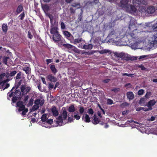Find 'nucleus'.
Returning a JSON list of instances; mask_svg holds the SVG:
<instances>
[{
	"label": "nucleus",
	"mask_w": 157,
	"mask_h": 157,
	"mask_svg": "<svg viewBox=\"0 0 157 157\" xmlns=\"http://www.w3.org/2000/svg\"><path fill=\"white\" fill-rule=\"evenodd\" d=\"M128 0H121V6L123 8H126L129 9V7H130L131 10H137V7L139 6V2L137 0H133V6H129L128 3Z\"/></svg>",
	"instance_id": "1"
},
{
	"label": "nucleus",
	"mask_w": 157,
	"mask_h": 157,
	"mask_svg": "<svg viewBox=\"0 0 157 157\" xmlns=\"http://www.w3.org/2000/svg\"><path fill=\"white\" fill-rule=\"evenodd\" d=\"M49 10H44L47 16L50 18L51 23V29L52 28H56L58 29L57 27L58 22L54 18V17L49 12Z\"/></svg>",
	"instance_id": "2"
},
{
	"label": "nucleus",
	"mask_w": 157,
	"mask_h": 157,
	"mask_svg": "<svg viewBox=\"0 0 157 157\" xmlns=\"http://www.w3.org/2000/svg\"><path fill=\"white\" fill-rule=\"evenodd\" d=\"M51 34L52 35V39L54 42H56L60 40L61 36L59 33L58 29L56 28H52L50 30Z\"/></svg>",
	"instance_id": "3"
},
{
	"label": "nucleus",
	"mask_w": 157,
	"mask_h": 157,
	"mask_svg": "<svg viewBox=\"0 0 157 157\" xmlns=\"http://www.w3.org/2000/svg\"><path fill=\"white\" fill-rule=\"evenodd\" d=\"M139 32L135 29L131 33L127 35V37L128 40H133L136 41L139 39Z\"/></svg>",
	"instance_id": "4"
},
{
	"label": "nucleus",
	"mask_w": 157,
	"mask_h": 157,
	"mask_svg": "<svg viewBox=\"0 0 157 157\" xmlns=\"http://www.w3.org/2000/svg\"><path fill=\"white\" fill-rule=\"evenodd\" d=\"M136 29L138 32L144 31V30L150 29V26L147 25L146 23H141L138 24L136 26Z\"/></svg>",
	"instance_id": "5"
},
{
	"label": "nucleus",
	"mask_w": 157,
	"mask_h": 157,
	"mask_svg": "<svg viewBox=\"0 0 157 157\" xmlns=\"http://www.w3.org/2000/svg\"><path fill=\"white\" fill-rule=\"evenodd\" d=\"M30 86H27L25 85H22L21 87V90L22 95H25L29 93L31 90Z\"/></svg>",
	"instance_id": "6"
},
{
	"label": "nucleus",
	"mask_w": 157,
	"mask_h": 157,
	"mask_svg": "<svg viewBox=\"0 0 157 157\" xmlns=\"http://www.w3.org/2000/svg\"><path fill=\"white\" fill-rule=\"evenodd\" d=\"M21 93L19 90H16L15 92L14 93V96L12 98V101L13 103H15L17 100L19 98H21Z\"/></svg>",
	"instance_id": "7"
},
{
	"label": "nucleus",
	"mask_w": 157,
	"mask_h": 157,
	"mask_svg": "<svg viewBox=\"0 0 157 157\" xmlns=\"http://www.w3.org/2000/svg\"><path fill=\"white\" fill-rule=\"evenodd\" d=\"M151 32L150 29L144 30V31H139V38H144L148 36V34L149 32Z\"/></svg>",
	"instance_id": "8"
},
{
	"label": "nucleus",
	"mask_w": 157,
	"mask_h": 157,
	"mask_svg": "<svg viewBox=\"0 0 157 157\" xmlns=\"http://www.w3.org/2000/svg\"><path fill=\"white\" fill-rule=\"evenodd\" d=\"M63 46L67 49H71L76 52H78V49L75 47L70 44H63Z\"/></svg>",
	"instance_id": "9"
},
{
	"label": "nucleus",
	"mask_w": 157,
	"mask_h": 157,
	"mask_svg": "<svg viewBox=\"0 0 157 157\" xmlns=\"http://www.w3.org/2000/svg\"><path fill=\"white\" fill-rule=\"evenodd\" d=\"M17 106L19 107L18 110L19 112L22 111L25 108V106L24 102L22 101H19L16 103Z\"/></svg>",
	"instance_id": "10"
},
{
	"label": "nucleus",
	"mask_w": 157,
	"mask_h": 157,
	"mask_svg": "<svg viewBox=\"0 0 157 157\" xmlns=\"http://www.w3.org/2000/svg\"><path fill=\"white\" fill-rule=\"evenodd\" d=\"M135 23L136 21L134 19H131L130 20L128 27L129 29L131 30L134 28L135 27Z\"/></svg>",
	"instance_id": "11"
},
{
	"label": "nucleus",
	"mask_w": 157,
	"mask_h": 157,
	"mask_svg": "<svg viewBox=\"0 0 157 157\" xmlns=\"http://www.w3.org/2000/svg\"><path fill=\"white\" fill-rule=\"evenodd\" d=\"M51 111L54 116L56 117L59 114V112L57 109L56 107L53 106L51 109Z\"/></svg>",
	"instance_id": "12"
},
{
	"label": "nucleus",
	"mask_w": 157,
	"mask_h": 157,
	"mask_svg": "<svg viewBox=\"0 0 157 157\" xmlns=\"http://www.w3.org/2000/svg\"><path fill=\"white\" fill-rule=\"evenodd\" d=\"M44 103V100H41L39 99H37L35 101L34 103L35 105H40V106L43 105Z\"/></svg>",
	"instance_id": "13"
},
{
	"label": "nucleus",
	"mask_w": 157,
	"mask_h": 157,
	"mask_svg": "<svg viewBox=\"0 0 157 157\" xmlns=\"http://www.w3.org/2000/svg\"><path fill=\"white\" fill-rule=\"evenodd\" d=\"M82 119L83 121L86 123H89L90 121V118L87 114L84 115L83 116Z\"/></svg>",
	"instance_id": "14"
},
{
	"label": "nucleus",
	"mask_w": 157,
	"mask_h": 157,
	"mask_svg": "<svg viewBox=\"0 0 157 157\" xmlns=\"http://www.w3.org/2000/svg\"><path fill=\"white\" fill-rule=\"evenodd\" d=\"M127 96L129 100H132L134 97V95L132 92L129 91L127 93Z\"/></svg>",
	"instance_id": "15"
},
{
	"label": "nucleus",
	"mask_w": 157,
	"mask_h": 157,
	"mask_svg": "<svg viewBox=\"0 0 157 157\" xmlns=\"http://www.w3.org/2000/svg\"><path fill=\"white\" fill-rule=\"evenodd\" d=\"M57 123L59 126H62L63 124V121L62 115H60L57 118Z\"/></svg>",
	"instance_id": "16"
},
{
	"label": "nucleus",
	"mask_w": 157,
	"mask_h": 157,
	"mask_svg": "<svg viewBox=\"0 0 157 157\" xmlns=\"http://www.w3.org/2000/svg\"><path fill=\"white\" fill-rule=\"evenodd\" d=\"M81 47L84 49H92L93 47V46L91 44H88L87 43H85L84 45L82 46H81Z\"/></svg>",
	"instance_id": "17"
},
{
	"label": "nucleus",
	"mask_w": 157,
	"mask_h": 157,
	"mask_svg": "<svg viewBox=\"0 0 157 157\" xmlns=\"http://www.w3.org/2000/svg\"><path fill=\"white\" fill-rule=\"evenodd\" d=\"M100 121V120L97 117V116L94 114L93 116V119L92 121V123L95 124H98Z\"/></svg>",
	"instance_id": "18"
},
{
	"label": "nucleus",
	"mask_w": 157,
	"mask_h": 157,
	"mask_svg": "<svg viewBox=\"0 0 157 157\" xmlns=\"http://www.w3.org/2000/svg\"><path fill=\"white\" fill-rule=\"evenodd\" d=\"M47 78L50 81L55 82L57 81V79L52 74L49 75L47 76Z\"/></svg>",
	"instance_id": "19"
},
{
	"label": "nucleus",
	"mask_w": 157,
	"mask_h": 157,
	"mask_svg": "<svg viewBox=\"0 0 157 157\" xmlns=\"http://www.w3.org/2000/svg\"><path fill=\"white\" fill-rule=\"evenodd\" d=\"M138 11L139 12L141 11L142 12H143V10H126V12L136 16L137 15Z\"/></svg>",
	"instance_id": "20"
},
{
	"label": "nucleus",
	"mask_w": 157,
	"mask_h": 157,
	"mask_svg": "<svg viewBox=\"0 0 157 157\" xmlns=\"http://www.w3.org/2000/svg\"><path fill=\"white\" fill-rule=\"evenodd\" d=\"M15 88L14 87H13L12 88V89L10 90V92H12L10 93V92H9L7 94V98L9 100H10L11 98L14 96V93L12 92V90H13V89Z\"/></svg>",
	"instance_id": "21"
},
{
	"label": "nucleus",
	"mask_w": 157,
	"mask_h": 157,
	"mask_svg": "<svg viewBox=\"0 0 157 157\" xmlns=\"http://www.w3.org/2000/svg\"><path fill=\"white\" fill-rule=\"evenodd\" d=\"M145 12H147V13L151 14V15L155 16L157 15V10H145Z\"/></svg>",
	"instance_id": "22"
},
{
	"label": "nucleus",
	"mask_w": 157,
	"mask_h": 157,
	"mask_svg": "<svg viewBox=\"0 0 157 157\" xmlns=\"http://www.w3.org/2000/svg\"><path fill=\"white\" fill-rule=\"evenodd\" d=\"M75 107L73 105H71L68 108V111L70 113H73L74 112H75Z\"/></svg>",
	"instance_id": "23"
},
{
	"label": "nucleus",
	"mask_w": 157,
	"mask_h": 157,
	"mask_svg": "<svg viewBox=\"0 0 157 157\" xmlns=\"http://www.w3.org/2000/svg\"><path fill=\"white\" fill-rule=\"evenodd\" d=\"M156 102L157 101L154 99L148 101L147 105L153 106L156 103Z\"/></svg>",
	"instance_id": "24"
},
{
	"label": "nucleus",
	"mask_w": 157,
	"mask_h": 157,
	"mask_svg": "<svg viewBox=\"0 0 157 157\" xmlns=\"http://www.w3.org/2000/svg\"><path fill=\"white\" fill-rule=\"evenodd\" d=\"M50 69L54 75H55L57 72V70L55 68V65H51L50 66Z\"/></svg>",
	"instance_id": "25"
},
{
	"label": "nucleus",
	"mask_w": 157,
	"mask_h": 157,
	"mask_svg": "<svg viewBox=\"0 0 157 157\" xmlns=\"http://www.w3.org/2000/svg\"><path fill=\"white\" fill-rule=\"evenodd\" d=\"M31 69L30 67L28 66L25 67L23 69V70L24 71L26 74H29L30 73Z\"/></svg>",
	"instance_id": "26"
},
{
	"label": "nucleus",
	"mask_w": 157,
	"mask_h": 157,
	"mask_svg": "<svg viewBox=\"0 0 157 157\" xmlns=\"http://www.w3.org/2000/svg\"><path fill=\"white\" fill-rule=\"evenodd\" d=\"M2 30L5 33H6L8 30V26L6 24H3L2 25Z\"/></svg>",
	"instance_id": "27"
},
{
	"label": "nucleus",
	"mask_w": 157,
	"mask_h": 157,
	"mask_svg": "<svg viewBox=\"0 0 157 157\" xmlns=\"http://www.w3.org/2000/svg\"><path fill=\"white\" fill-rule=\"evenodd\" d=\"M152 40L151 41L154 42L153 44H154L155 42L156 43L157 42V32L156 34L152 36Z\"/></svg>",
	"instance_id": "28"
},
{
	"label": "nucleus",
	"mask_w": 157,
	"mask_h": 157,
	"mask_svg": "<svg viewBox=\"0 0 157 157\" xmlns=\"http://www.w3.org/2000/svg\"><path fill=\"white\" fill-rule=\"evenodd\" d=\"M67 111L64 109L63 111L62 116L63 118V119L65 120L66 119L67 117Z\"/></svg>",
	"instance_id": "29"
},
{
	"label": "nucleus",
	"mask_w": 157,
	"mask_h": 157,
	"mask_svg": "<svg viewBox=\"0 0 157 157\" xmlns=\"http://www.w3.org/2000/svg\"><path fill=\"white\" fill-rule=\"evenodd\" d=\"M74 113L75 115L73 116V117L77 120H79L81 118V116L78 115V112H77L76 113L75 112H74Z\"/></svg>",
	"instance_id": "30"
},
{
	"label": "nucleus",
	"mask_w": 157,
	"mask_h": 157,
	"mask_svg": "<svg viewBox=\"0 0 157 157\" xmlns=\"http://www.w3.org/2000/svg\"><path fill=\"white\" fill-rule=\"evenodd\" d=\"M41 121L43 122H45L47 120V114H43L42 117H41Z\"/></svg>",
	"instance_id": "31"
},
{
	"label": "nucleus",
	"mask_w": 157,
	"mask_h": 157,
	"mask_svg": "<svg viewBox=\"0 0 157 157\" xmlns=\"http://www.w3.org/2000/svg\"><path fill=\"white\" fill-rule=\"evenodd\" d=\"M82 13L83 10H81L80 13L78 15V22L81 21L82 20Z\"/></svg>",
	"instance_id": "32"
},
{
	"label": "nucleus",
	"mask_w": 157,
	"mask_h": 157,
	"mask_svg": "<svg viewBox=\"0 0 157 157\" xmlns=\"http://www.w3.org/2000/svg\"><path fill=\"white\" fill-rule=\"evenodd\" d=\"M63 33L65 36L67 38L70 37L71 35V33L67 31H64Z\"/></svg>",
	"instance_id": "33"
},
{
	"label": "nucleus",
	"mask_w": 157,
	"mask_h": 157,
	"mask_svg": "<svg viewBox=\"0 0 157 157\" xmlns=\"http://www.w3.org/2000/svg\"><path fill=\"white\" fill-rule=\"evenodd\" d=\"M9 59V57L5 56L3 57V63L7 65V61L8 59Z\"/></svg>",
	"instance_id": "34"
},
{
	"label": "nucleus",
	"mask_w": 157,
	"mask_h": 157,
	"mask_svg": "<svg viewBox=\"0 0 157 157\" xmlns=\"http://www.w3.org/2000/svg\"><path fill=\"white\" fill-rule=\"evenodd\" d=\"M124 53L121 52L119 53H116V54H115L117 56V57L123 58V57L124 56Z\"/></svg>",
	"instance_id": "35"
},
{
	"label": "nucleus",
	"mask_w": 157,
	"mask_h": 157,
	"mask_svg": "<svg viewBox=\"0 0 157 157\" xmlns=\"http://www.w3.org/2000/svg\"><path fill=\"white\" fill-rule=\"evenodd\" d=\"M79 108V111L80 114H82L84 111V109L83 107L82 106H79L78 107Z\"/></svg>",
	"instance_id": "36"
},
{
	"label": "nucleus",
	"mask_w": 157,
	"mask_h": 157,
	"mask_svg": "<svg viewBox=\"0 0 157 157\" xmlns=\"http://www.w3.org/2000/svg\"><path fill=\"white\" fill-rule=\"evenodd\" d=\"M72 6H73V7H76V8L70 9V10H74V9H78V8H79L80 7L79 4H76V3L74 4H73L72 5Z\"/></svg>",
	"instance_id": "37"
},
{
	"label": "nucleus",
	"mask_w": 157,
	"mask_h": 157,
	"mask_svg": "<svg viewBox=\"0 0 157 157\" xmlns=\"http://www.w3.org/2000/svg\"><path fill=\"white\" fill-rule=\"evenodd\" d=\"M73 116L72 115L70 117H68V121L70 122H73L74 119L73 118Z\"/></svg>",
	"instance_id": "38"
},
{
	"label": "nucleus",
	"mask_w": 157,
	"mask_h": 157,
	"mask_svg": "<svg viewBox=\"0 0 157 157\" xmlns=\"http://www.w3.org/2000/svg\"><path fill=\"white\" fill-rule=\"evenodd\" d=\"M134 75V74H128L126 73H124L122 74V76H127L128 77H133V76Z\"/></svg>",
	"instance_id": "39"
},
{
	"label": "nucleus",
	"mask_w": 157,
	"mask_h": 157,
	"mask_svg": "<svg viewBox=\"0 0 157 157\" xmlns=\"http://www.w3.org/2000/svg\"><path fill=\"white\" fill-rule=\"evenodd\" d=\"M137 67L139 68H140L142 70H147L146 68H145L143 64L139 65Z\"/></svg>",
	"instance_id": "40"
},
{
	"label": "nucleus",
	"mask_w": 157,
	"mask_h": 157,
	"mask_svg": "<svg viewBox=\"0 0 157 157\" xmlns=\"http://www.w3.org/2000/svg\"><path fill=\"white\" fill-rule=\"evenodd\" d=\"M87 113L89 114L92 115L94 113V111L93 109L91 108L88 109Z\"/></svg>",
	"instance_id": "41"
},
{
	"label": "nucleus",
	"mask_w": 157,
	"mask_h": 157,
	"mask_svg": "<svg viewBox=\"0 0 157 157\" xmlns=\"http://www.w3.org/2000/svg\"><path fill=\"white\" fill-rule=\"evenodd\" d=\"M82 40V39L81 38L76 39H75V40H74V43L75 44H76L77 43H79Z\"/></svg>",
	"instance_id": "42"
},
{
	"label": "nucleus",
	"mask_w": 157,
	"mask_h": 157,
	"mask_svg": "<svg viewBox=\"0 0 157 157\" xmlns=\"http://www.w3.org/2000/svg\"><path fill=\"white\" fill-rule=\"evenodd\" d=\"M113 101L110 99H108L107 101V104L108 105H111L113 104Z\"/></svg>",
	"instance_id": "43"
},
{
	"label": "nucleus",
	"mask_w": 157,
	"mask_h": 157,
	"mask_svg": "<svg viewBox=\"0 0 157 157\" xmlns=\"http://www.w3.org/2000/svg\"><path fill=\"white\" fill-rule=\"evenodd\" d=\"M39 106L37 105H34L32 108V110L33 111H35L37 110L39 108Z\"/></svg>",
	"instance_id": "44"
},
{
	"label": "nucleus",
	"mask_w": 157,
	"mask_h": 157,
	"mask_svg": "<svg viewBox=\"0 0 157 157\" xmlns=\"http://www.w3.org/2000/svg\"><path fill=\"white\" fill-rule=\"evenodd\" d=\"M109 52V50H108L106 49H104V50H101L100 51L99 53L100 54H103L104 53H107Z\"/></svg>",
	"instance_id": "45"
},
{
	"label": "nucleus",
	"mask_w": 157,
	"mask_h": 157,
	"mask_svg": "<svg viewBox=\"0 0 157 157\" xmlns=\"http://www.w3.org/2000/svg\"><path fill=\"white\" fill-rule=\"evenodd\" d=\"M22 111L21 113L22 115H24L26 114L27 112L28 111V109H25H25L22 110Z\"/></svg>",
	"instance_id": "46"
},
{
	"label": "nucleus",
	"mask_w": 157,
	"mask_h": 157,
	"mask_svg": "<svg viewBox=\"0 0 157 157\" xmlns=\"http://www.w3.org/2000/svg\"><path fill=\"white\" fill-rule=\"evenodd\" d=\"M60 26H61V28L62 29H66L65 25L64 23L63 22H61V24H60Z\"/></svg>",
	"instance_id": "47"
},
{
	"label": "nucleus",
	"mask_w": 157,
	"mask_h": 157,
	"mask_svg": "<svg viewBox=\"0 0 157 157\" xmlns=\"http://www.w3.org/2000/svg\"><path fill=\"white\" fill-rule=\"evenodd\" d=\"M129 105V104L127 102H124L122 103L121 106V107H124L126 106H128Z\"/></svg>",
	"instance_id": "48"
},
{
	"label": "nucleus",
	"mask_w": 157,
	"mask_h": 157,
	"mask_svg": "<svg viewBox=\"0 0 157 157\" xmlns=\"http://www.w3.org/2000/svg\"><path fill=\"white\" fill-rule=\"evenodd\" d=\"M21 72H19V73H18L16 77V79H18L21 78Z\"/></svg>",
	"instance_id": "49"
},
{
	"label": "nucleus",
	"mask_w": 157,
	"mask_h": 157,
	"mask_svg": "<svg viewBox=\"0 0 157 157\" xmlns=\"http://www.w3.org/2000/svg\"><path fill=\"white\" fill-rule=\"evenodd\" d=\"M25 16V12H23L19 16V17H21L20 19L21 20L23 19Z\"/></svg>",
	"instance_id": "50"
},
{
	"label": "nucleus",
	"mask_w": 157,
	"mask_h": 157,
	"mask_svg": "<svg viewBox=\"0 0 157 157\" xmlns=\"http://www.w3.org/2000/svg\"><path fill=\"white\" fill-rule=\"evenodd\" d=\"M120 89L119 88H115L111 90L112 91H113L115 93H117L119 91Z\"/></svg>",
	"instance_id": "51"
},
{
	"label": "nucleus",
	"mask_w": 157,
	"mask_h": 157,
	"mask_svg": "<svg viewBox=\"0 0 157 157\" xmlns=\"http://www.w3.org/2000/svg\"><path fill=\"white\" fill-rule=\"evenodd\" d=\"M33 99L32 98H31L29 102L28 105L29 106H32L33 105Z\"/></svg>",
	"instance_id": "52"
},
{
	"label": "nucleus",
	"mask_w": 157,
	"mask_h": 157,
	"mask_svg": "<svg viewBox=\"0 0 157 157\" xmlns=\"http://www.w3.org/2000/svg\"><path fill=\"white\" fill-rule=\"evenodd\" d=\"M145 100V98H141L139 101V104H142L144 102Z\"/></svg>",
	"instance_id": "53"
},
{
	"label": "nucleus",
	"mask_w": 157,
	"mask_h": 157,
	"mask_svg": "<svg viewBox=\"0 0 157 157\" xmlns=\"http://www.w3.org/2000/svg\"><path fill=\"white\" fill-rule=\"evenodd\" d=\"M17 73V72L15 71L11 72L10 73V77H12L14 76Z\"/></svg>",
	"instance_id": "54"
},
{
	"label": "nucleus",
	"mask_w": 157,
	"mask_h": 157,
	"mask_svg": "<svg viewBox=\"0 0 157 157\" xmlns=\"http://www.w3.org/2000/svg\"><path fill=\"white\" fill-rule=\"evenodd\" d=\"M144 90L143 89H140L138 91V94L139 95L143 94L144 93Z\"/></svg>",
	"instance_id": "55"
},
{
	"label": "nucleus",
	"mask_w": 157,
	"mask_h": 157,
	"mask_svg": "<svg viewBox=\"0 0 157 157\" xmlns=\"http://www.w3.org/2000/svg\"><path fill=\"white\" fill-rule=\"evenodd\" d=\"M151 93L150 92H147L146 94L145 97L147 98H148L149 96L151 95Z\"/></svg>",
	"instance_id": "56"
},
{
	"label": "nucleus",
	"mask_w": 157,
	"mask_h": 157,
	"mask_svg": "<svg viewBox=\"0 0 157 157\" xmlns=\"http://www.w3.org/2000/svg\"><path fill=\"white\" fill-rule=\"evenodd\" d=\"M28 37L30 39H32L33 37V35L31 34V32L30 30L28 32Z\"/></svg>",
	"instance_id": "57"
},
{
	"label": "nucleus",
	"mask_w": 157,
	"mask_h": 157,
	"mask_svg": "<svg viewBox=\"0 0 157 157\" xmlns=\"http://www.w3.org/2000/svg\"><path fill=\"white\" fill-rule=\"evenodd\" d=\"M59 42L58 43V45L59 46H61V45L63 46V44H65V41L61 39L59 41Z\"/></svg>",
	"instance_id": "58"
},
{
	"label": "nucleus",
	"mask_w": 157,
	"mask_h": 157,
	"mask_svg": "<svg viewBox=\"0 0 157 157\" xmlns=\"http://www.w3.org/2000/svg\"><path fill=\"white\" fill-rule=\"evenodd\" d=\"M152 28L153 30H155L157 29V22L152 25Z\"/></svg>",
	"instance_id": "59"
},
{
	"label": "nucleus",
	"mask_w": 157,
	"mask_h": 157,
	"mask_svg": "<svg viewBox=\"0 0 157 157\" xmlns=\"http://www.w3.org/2000/svg\"><path fill=\"white\" fill-rule=\"evenodd\" d=\"M6 75V74L4 73H2L0 75V80H1Z\"/></svg>",
	"instance_id": "60"
},
{
	"label": "nucleus",
	"mask_w": 157,
	"mask_h": 157,
	"mask_svg": "<svg viewBox=\"0 0 157 157\" xmlns=\"http://www.w3.org/2000/svg\"><path fill=\"white\" fill-rule=\"evenodd\" d=\"M29 96L28 95L26 96L25 97L24 100V101L25 103L27 102V101H28V99H29Z\"/></svg>",
	"instance_id": "61"
},
{
	"label": "nucleus",
	"mask_w": 157,
	"mask_h": 157,
	"mask_svg": "<svg viewBox=\"0 0 157 157\" xmlns=\"http://www.w3.org/2000/svg\"><path fill=\"white\" fill-rule=\"evenodd\" d=\"M110 80V79H105L103 80L102 81L104 83H108Z\"/></svg>",
	"instance_id": "62"
},
{
	"label": "nucleus",
	"mask_w": 157,
	"mask_h": 157,
	"mask_svg": "<svg viewBox=\"0 0 157 157\" xmlns=\"http://www.w3.org/2000/svg\"><path fill=\"white\" fill-rule=\"evenodd\" d=\"M49 89L51 90L54 87V85L53 84L51 83H49Z\"/></svg>",
	"instance_id": "63"
},
{
	"label": "nucleus",
	"mask_w": 157,
	"mask_h": 157,
	"mask_svg": "<svg viewBox=\"0 0 157 157\" xmlns=\"http://www.w3.org/2000/svg\"><path fill=\"white\" fill-rule=\"evenodd\" d=\"M123 59L125 60H129V58L128 56H126L124 54V56L123 57Z\"/></svg>",
	"instance_id": "64"
}]
</instances>
